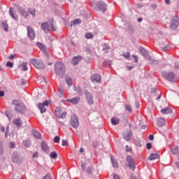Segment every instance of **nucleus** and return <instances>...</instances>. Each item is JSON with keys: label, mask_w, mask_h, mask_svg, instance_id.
<instances>
[{"label": "nucleus", "mask_w": 179, "mask_h": 179, "mask_svg": "<svg viewBox=\"0 0 179 179\" xmlns=\"http://www.w3.org/2000/svg\"><path fill=\"white\" fill-rule=\"evenodd\" d=\"M55 73L57 76L62 78L65 73V66L61 62H57L55 65Z\"/></svg>", "instance_id": "obj_1"}, {"label": "nucleus", "mask_w": 179, "mask_h": 179, "mask_svg": "<svg viewBox=\"0 0 179 179\" xmlns=\"http://www.w3.org/2000/svg\"><path fill=\"white\" fill-rule=\"evenodd\" d=\"M162 77L169 82H177V76L173 72H163Z\"/></svg>", "instance_id": "obj_2"}, {"label": "nucleus", "mask_w": 179, "mask_h": 179, "mask_svg": "<svg viewBox=\"0 0 179 179\" xmlns=\"http://www.w3.org/2000/svg\"><path fill=\"white\" fill-rule=\"evenodd\" d=\"M30 62L36 69H44V64H43L41 60L37 59H31Z\"/></svg>", "instance_id": "obj_3"}, {"label": "nucleus", "mask_w": 179, "mask_h": 179, "mask_svg": "<svg viewBox=\"0 0 179 179\" xmlns=\"http://www.w3.org/2000/svg\"><path fill=\"white\" fill-rule=\"evenodd\" d=\"M139 51L143 54V57L148 59V61H150V64H157V61L153 60L150 58V55H149V52L146 49L140 48Z\"/></svg>", "instance_id": "obj_4"}, {"label": "nucleus", "mask_w": 179, "mask_h": 179, "mask_svg": "<svg viewBox=\"0 0 179 179\" xmlns=\"http://www.w3.org/2000/svg\"><path fill=\"white\" fill-rule=\"evenodd\" d=\"M50 104V102L48 101H45V102L42 103H38L37 104V107L38 108H39L41 114H43V113H45V111H47V107H48Z\"/></svg>", "instance_id": "obj_5"}, {"label": "nucleus", "mask_w": 179, "mask_h": 179, "mask_svg": "<svg viewBox=\"0 0 179 179\" xmlns=\"http://www.w3.org/2000/svg\"><path fill=\"white\" fill-rule=\"evenodd\" d=\"M70 124L73 128H78L79 127V119L76 117V115H73L70 120Z\"/></svg>", "instance_id": "obj_6"}, {"label": "nucleus", "mask_w": 179, "mask_h": 179, "mask_svg": "<svg viewBox=\"0 0 179 179\" xmlns=\"http://www.w3.org/2000/svg\"><path fill=\"white\" fill-rule=\"evenodd\" d=\"M179 25V18L177 16H174L172 18L171 23V29H177Z\"/></svg>", "instance_id": "obj_7"}, {"label": "nucleus", "mask_w": 179, "mask_h": 179, "mask_svg": "<svg viewBox=\"0 0 179 179\" xmlns=\"http://www.w3.org/2000/svg\"><path fill=\"white\" fill-rule=\"evenodd\" d=\"M123 138L125 139V141H131L132 139V131L131 129L126 130L123 133Z\"/></svg>", "instance_id": "obj_8"}, {"label": "nucleus", "mask_w": 179, "mask_h": 179, "mask_svg": "<svg viewBox=\"0 0 179 179\" xmlns=\"http://www.w3.org/2000/svg\"><path fill=\"white\" fill-rule=\"evenodd\" d=\"M84 94L86 96L88 104H94V101H93V95L91 93H89L87 90H85Z\"/></svg>", "instance_id": "obj_9"}, {"label": "nucleus", "mask_w": 179, "mask_h": 179, "mask_svg": "<svg viewBox=\"0 0 179 179\" xmlns=\"http://www.w3.org/2000/svg\"><path fill=\"white\" fill-rule=\"evenodd\" d=\"M27 33L31 40H34V38H36V33L34 32V29H33L31 27H27Z\"/></svg>", "instance_id": "obj_10"}, {"label": "nucleus", "mask_w": 179, "mask_h": 179, "mask_svg": "<svg viewBox=\"0 0 179 179\" xmlns=\"http://www.w3.org/2000/svg\"><path fill=\"white\" fill-rule=\"evenodd\" d=\"M127 162L129 164V167L133 171L135 170V163L134 162V159H132V157L127 156Z\"/></svg>", "instance_id": "obj_11"}, {"label": "nucleus", "mask_w": 179, "mask_h": 179, "mask_svg": "<svg viewBox=\"0 0 179 179\" xmlns=\"http://www.w3.org/2000/svg\"><path fill=\"white\" fill-rule=\"evenodd\" d=\"M91 80L94 83H100V82L101 81V76L99 74L92 75L91 77Z\"/></svg>", "instance_id": "obj_12"}, {"label": "nucleus", "mask_w": 179, "mask_h": 179, "mask_svg": "<svg viewBox=\"0 0 179 179\" xmlns=\"http://www.w3.org/2000/svg\"><path fill=\"white\" fill-rule=\"evenodd\" d=\"M97 8H99V10H101L104 13L107 8H106V3H103V1H99L96 3Z\"/></svg>", "instance_id": "obj_13"}, {"label": "nucleus", "mask_w": 179, "mask_h": 179, "mask_svg": "<svg viewBox=\"0 0 179 179\" xmlns=\"http://www.w3.org/2000/svg\"><path fill=\"white\" fill-rule=\"evenodd\" d=\"M15 110L17 113H20V114H23L24 111L26 110V107L23 106V104H20L18 106L15 107Z\"/></svg>", "instance_id": "obj_14"}, {"label": "nucleus", "mask_w": 179, "mask_h": 179, "mask_svg": "<svg viewBox=\"0 0 179 179\" xmlns=\"http://www.w3.org/2000/svg\"><path fill=\"white\" fill-rule=\"evenodd\" d=\"M41 148L43 152H45V153H48L50 152V148H48V145L45 141L41 142Z\"/></svg>", "instance_id": "obj_15"}, {"label": "nucleus", "mask_w": 179, "mask_h": 179, "mask_svg": "<svg viewBox=\"0 0 179 179\" xmlns=\"http://www.w3.org/2000/svg\"><path fill=\"white\" fill-rule=\"evenodd\" d=\"M66 101L71 103V104H78L80 101V98L79 96L74 97L71 99H67Z\"/></svg>", "instance_id": "obj_16"}, {"label": "nucleus", "mask_w": 179, "mask_h": 179, "mask_svg": "<svg viewBox=\"0 0 179 179\" xmlns=\"http://www.w3.org/2000/svg\"><path fill=\"white\" fill-rule=\"evenodd\" d=\"M41 27L45 33H48V31H50V24L48 22L43 23Z\"/></svg>", "instance_id": "obj_17"}, {"label": "nucleus", "mask_w": 179, "mask_h": 179, "mask_svg": "<svg viewBox=\"0 0 179 179\" xmlns=\"http://www.w3.org/2000/svg\"><path fill=\"white\" fill-rule=\"evenodd\" d=\"M79 61H82V57L81 56H77L73 57L71 63L73 65H78L79 64Z\"/></svg>", "instance_id": "obj_18"}, {"label": "nucleus", "mask_w": 179, "mask_h": 179, "mask_svg": "<svg viewBox=\"0 0 179 179\" xmlns=\"http://www.w3.org/2000/svg\"><path fill=\"white\" fill-rule=\"evenodd\" d=\"M10 15L15 20H17V14H16V11L12 8H10Z\"/></svg>", "instance_id": "obj_19"}, {"label": "nucleus", "mask_w": 179, "mask_h": 179, "mask_svg": "<svg viewBox=\"0 0 179 179\" xmlns=\"http://www.w3.org/2000/svg\"><path fill=\"white\" fill-rule=\"evenodd\" d=\"M162 114H172L173 110L169 107L161 110Z\"/></svg>", "instance_id": "obj_20"}, {"label": "nucleus", "mask_w": 179, "mask_h": 179, "mask_svg": "<svg viewBox=\"0 0 179 179\" xmlns=\"http://www.w3.org/2000/svg\"><path fill=\"white\" fill-rule=\"evenodd\" d=\"M19 68L21 71H29V67L27 66V62H22Z\"/></svg>", "instance_id": "obj_21"}, {"label": "nucleus", "mask_w": 179, "mask_h": 179, "mask_svg": "<svg viewBox=\"0 0 179 179\" xmlns=\"http://www.w3.org/2000/svg\"><path fill=\"white\" fill-rule=\"evenodd\" d=\"M12 161L13 163H19V155L16 152H13L12 155Z\"/></svg>", "instance_id": "obj_22"}, {"label": "nucleus", "mask_w": 179, "mask_h": 179, "mask_svg": "<svg viewBox=\"0 0 179 179\" xmlns=\"http://www.w3.org/2000/svg\"><path fill=\"white\" fill-rule=\"evenodd\" d=\"M157 125L158 127H163V125L166 124V120L163 119L162 117H159L157 119Z\"/></svg>", "instance_id": "obj_23"}, {"label": "nucleus", "mask_w": 179, "mask_h": 179, "mask_svg": "<svg viewBox=\"0 0 179 179\" xmlns=\"http://www.w3.org/2000/svg\"><path fill=\"white\" fill-rule=\"evenodd\" d=\"M32 135L34 138H36V139H40V138H41V134L36 130L32 131Z\"/></svg>", "instance_id": "obj_24"}, {"label": "nucleus", "mask_w": 179, "mask_h": 179, "mask_svg": "<svg viewBox=\"0 0 179 179\" xmlns=\"http://www.w3.org/2000/svg\"><path fill=\"white\" fill-rule=\"evenodd\" d=\"M22 144L25 148H29L31 145V142L30 141V139L27 138L23 141Z\"/></svg>", "instance_id": "obj_25"}, {"label": "nucleus", "mask_w": 179, "mask_h": 179, "mask_svg": "<svg viewBox=\"0 0 179 179\" xmlns=\"http://www.w3.org/2000/svg\"><path fill=\"white\" fill-rule=\"evenodd\" d=\"M81 23L82 21L80 20V19H76L71 22V27H72V26H76V24H80Z\"/></svg>", "instance_id": "obj_26"}, {"label": "nucleus", "mask_w": 179, "mask_h": 179, "mask_svg": "<svg viewBox=\"0 0 179 179\" xmlns=\"http://www.w3.org/2000/svg\"><path fill=\"white\" fill-rule=\"evenodd\" d=\"M111 123L113 125H118L120 124V119L113 117L111 119Z\"/></svg>", "instance_id": "obj_27"}, {"label": "nucleus", "mask_w": 179, "mask_h": 179, "mask_svg": "<svg viewBox=\"0 0 179 179\" xmlns=\"http://www.w3.org/2000/svg\"><path fill=\"white\" fill-rule=\"evenodd\" d=\"M13 124H15V125H17V127H20V126H22V120H20V119H15V120H13Z\"/></svg>", "instance_id": "obj_28"}, {"label": "nucleus", "mask_w": 179, "mask_h": 179, "mask_svg": "<svg viewBox=\"0 0 179 179\" xmlns=\"http://www.w3.org/2000/svg\"><path fill=\"white\" fill-rule=\"evenodd\" d=\"M36 45L38 47V48H40L41 51H45V45H43V43L38 42Z\"/></svg>", "instance_id": "obj_29"}, {"label": "nucleus", "mask_w": 179, "mask_h": 179, "mask_svg": "<svg viewBox=\"0 0 179 179\" xmlns=\"http://www.w3.org/2000/svg\"><path fill=\"white\" fill-rule=\"evenodd\" d=\"M171 150L173 155H177L178 153V146L177 145L173 146V148H172Z\"/></svg>", "instance_id": "obj_30"}, {"label": "nucleus", "mask_w": 179, "mask_h": 179, "mask_svg": "<svg viewBox=\"0 0 179 179\" xmlns=\"http://www.w3.org/2000/svg\"><path fill=\"white\" fill-rule=\"evenodd\" d=\"M20 13L22 15V16H24V17H27V13L24 10L23 8H19Z\"/></svg>", "instance_id": "obj_31"}, {"label": "nucleus", "mask_w": 179, "mask_h": 179, "mask_svg": "<svg viewBox=\"0 0 179 179\" xmlns=\"http://www.w3.org/2000/svg\"><path fill=\"white\" fill-rule=\"evenodd\" d=\"M57 95L59 97H62L64 96V89H62V87L58 90Z\"/></svg>", "instance_id": "obj_32"}, {"label": "nucleus", "mask_w": 179, "mask_h": 179, "mask_svg": "<svg viewBox=\"0 0 179 179\" xmlns=\"http://www.w3.org/2000/svg\"><path fill=\"white\" fill-rule=\"evenodd\" d=\"M159 157L157 154H151L150 155V160H156Z\"/></svg>", "instance_id": "obj_33"}, {"label": "nucleus", "mask_w": 179, "mask_h": 179, "mask_svg": "<svg viewBox=\"0 0 179 179\" xmlns=\"http://www.w3.org/2000/svg\"><path fill=\"white\" fill-rule=\"evenodd\" d=\"M50 157L51 159H57V157H58V154H57V152L52 151L50 152Z\"/></svg>", "instance_id": "obj_34"}, {"label": "nucleus", "mask_w": 179, "mask_h": 179, "mask_svg": "<svg viewBox=\"0 0 179 179\" xmlns=\"http://www.w3.org/2000/svg\"><path fill=\"white\" fill-rule=\"evenodd\" d=\"M111 162L113 167H115L117 169L118 167V162H117V160L114 159L113 157H111Z\"/></svg>", "instance_id": "obj_35"}, {"label": "nucleus", "mask_w": 179, "mask_h": 179, "mask_svg": "<svg viewBox=\"0 0 179 179\" xmlns=\"http://www.w3.org/2000/svg\"><path fill=\"white\" fill-rule=\"evenodd\" d=\"M94 37V35H93L92 33L88 32L85 34V38L87 39L93 38Z\"/></svg>", "instance_id": "obj_36"}, {"label": "nucleus", "mask_w": 179, "mask_h": 179, "mask_svg": "<svg viewBox=\"0 0 179 179\" xmlns=\"http://www.w3.org/2000/svg\"><path fill=\"white\" fill-rule=\"evenodd\" d=\"M12 104L16 106V107H18V106H20L22 104V103H20V101L19 100H14L13 101Z\"/></svg>", "instance_id": "obj_37"}, {"label": "nucleus", "mask_w": 179, "mask_h": 179, "mask_svg": "<svg viewBox=\"0 0 179 179\" xmlns=\"http://www.w3.org/2000/svg\"><path fill=\"white\" fill-rule=\"evenodd\" d=\"M52 22H54V20H52V22H51V27L53 30V31H57V25H55V24L52 23Z\"/></svg>", "instance_id": "obj_38"}, {"label": "nucleus", "mask_w": 179, "mask_h": 179, "mask_svg": "<svg viewBox=\"0 0 179 179\" xmlns=\"http://www.w3.org/2000/svg\"><path fill=\"white\" fill-rule=\"evenodd\" d=\"M66 82L69 86H72V83H73L72 78H66Z\"/></svg>", "instance_id": "obj_39"}, {"label": "nucleus", "mask_w": 179, "mask_h": 179, "mask_svg": "<svg viewBox=\"0 0 179 179\" xmlns=\"http://www.w3.org/2000/svg\"><path fill=\"white\" fill-rule=\"evenodd\" d=\"M122 57L126 58V59H129V57H131V55H130L129 52H127L123 54Z\"/></svg>", "instance_id": "obj_40"}, {"label": "nucleus", "mask_w": 179, "mask_h": 179, "mask_svg": "<svg viewBox=\"0 0 179 179\" xmlns=\"http://www.w3.org/2000/svg\"><path fill=\"white\" fill-rule=\"evenodd\" d=\"M28 12H29V13L32 15V16H34L36 15V10H33L31 8H29L28 9Z\"/></svg>", "instance_id": "obj_41"}, {"label": "nucleus", "mask_w": 179, "mask_h": 179, "mask_svg": "<svg viewBox=\"0 0 179 179\" xmlns=\"http://www.w3.org/2000/svg\"><path fill=\"white\" fill-rule=\"evenodd\" d=\"M67 145H68V140H62V146H67Z\"/></svg>", "instance_id": "obj_42"}, {"label": "nucleus", "mask_w": 179, "mask_h": 179, "mask_svg": "<svg viewBox=\"0 0 179 179\" xmlns=\"http://www.w3.org/2000/svg\"><path fill=\"white\" fill-rule=\"evenodd\" d=\"M6 66H8V68H13V63L10 62H8L6 63Z\"/></svg>", "instance_id": "obj_43"}, {"label": "nucleus", "mask_w": 179, "mask_h": 179, "mask_svg": "<svg viewBox=\"0 0 179 179\" xmlns=\"http://www.w3.org/2000/svg\"><path fill=\"white\" fill-rule=\"evenodd\" d=\"M55 113L57 115H59V113H61V108L59 107L56 108Z\"/></svg>", "instance_id": "obj_44"}, {"label": "nucleus", "mask_w": 179, "mask_h": 179, "mask_svg": "<svg viewBox=\"0 0 179 179\" xmlns=\"http://www.w3.org/2000/svg\"><path fill=\"white\" fill-rule=\"evenodd\" d=\"M15 146V143L13 142H10L9 144H8V148H10L11 149H13Z\"/></svg>", "instance_id": "obj_45"}, {"label": "nucleus", "mask_w": 179, "mask_h": 179, "mask_svg": "<svg viewBox=\"0 0 179 179\" xmlns=\"http://www.w3.org/2000/svg\"><path fill=\"white\" fill-rule=\"evenodd\" d=\"M66 117V112L62 113L59 116V118H65Z\"/></svg>", "instance_id": "obj_46"}, {"label": "nucleus", "mask_w": 179, "mask_h": 179, "mask_svg": "<svg viewBox=\"0 0 179 179\" xmlns=\"http://www.w3.org/2000/svg\"><path fill=\"white\" fill-rule=\"evenodd\" d=\"M43 179H52V178L51 177V175L50 173H48L43 177Z\"/></svg>", "instance_id": "obj_47"}, {"label": "nucleus", "mask_w": 179, "mask_h": 179, "mask_svg": "<svg viewBox=\"0 0 179 179\" xmlns=\"http://www.w3.org/2000/svg\"><path fill=\"white\" fill-rule=\"evenodd\" d=\"M59 136H57L55 137V139H54V142L55 143H58V142H59Z\"/></svg>", "instance_id": "obj_48"}, {"label": "nucleus", "mask_w": 179, "mask_h": 179, "mask_svg": "<svg viewBox=\"0 0 179 179\" xmlns=\"http://www.w3.org/2000/svg\"><path fill=\"white\" fill-rule=\"evenodd\" d=\"M125 107L127 111H129L130 113L131 111H132V108H131V106H129V105H126Z\"/></svg>", "instance_id": "obj_49"}, {"label": "nucleus", "mask_w": 179, "mask_h": 179, "mask_svg": "<svg viewBox=\"0 0 179 179\" xmlns=\"http://www.w3.org/2000/svg\"><path fill=\"white\" fill-rule=\"evenodd\" d=\"M3 26L5 31H8V24H6L5 23L3 22Z\"/></svg>", "instance_id": "obj_50"}, {"label": "nucleus", "mask_w": 179, "mask_h": 179, "mask_svg": "<svg viewBox=\"0 0 179 179\" xmlns=\"http://www.w3.org/2000/svg\"><path fill=\"white\" fill-rule=\"evenodd\" d=\"M157 96V97L156 98V100H160V99L162 98V93H158Z\"/></svg>", "instance_id": "obj_51"}, {"label": "nucleus", "mask_w": 179, "mask_h": 179, "mask_svg": "<svg viewBox=\"0 0 179 179\" xmlns=\"http://www.w3.org/2000/svg\"><path fill=\"white\" fill-rule=\"evenodd\" d=\"M146 148L147 149L150 150V148H152V143H147Z\"/></svg>", "instance_id": "obj_52"}, {"label": "nucleus", "mask_w": 179, "mask_h": 179, "mask_svg": "<svg viewBox=\"0 0 179 179\" xmlns=\"http://www.w3.org/2000/svg\"><path fill=\"white\" fill-rule=\"evenodd\" d=\"M133 59H134V62H138V57L136 55H132Z\"/></svg>", "instance_id": "obj_53"}, {"label": "nucleus", "mask_w": 179, "mask_h": 179, "mask_svg": "<svg viewBox=\"0 0 179 179\" xmlns=\"http://www.w3.org/2000/svg\"><path fill=\"white\" fill-rule=\"evenodd\" d=\"M126 150H127V152H131V150H132V148H131L128 145H126Z\"/></svg>", "instance_id": "obj_54"}, {"label": "nucleus", "mask_w": 179, "mask_h": 179, "mask_svg": "<svg viewBox=\"0 0 179 179\" xmlns=\"http://www.w3.org/2000/svg\"><path fill=\"white\" fill-rule=\"evenodd\" d=\"M93 146L94 148H97V146H99V142L97 141L94 142Z\"/></svg>", "instance_id": "obj_55"}, {"label": "nucleus", "mask_w": 179, "mask_h": 179, "mask_svg": "<svg viewBox=\"0 0 179 179\" xmlns=\"http://www.w3.org/2000/svg\"><path fill=\"white\" fill-rule=\"evenodd\" d=\"M87 173H88V174H90L92 173V168L88 167L87 169Z\"/></svg>", "instance_id": "obj_56"}, {"label": "nucleus", "mask_w": 179, "mask_h": 179, "mask_svg": "<svg viewBox=\"0 0 179 179\" xmlns=\"http://www.w3.org/2000/svg\"><path fill=\"white\" fill-rule=\"evenodd\" d=\"M153 139H155V136L153 135L150 134L149 136V140L150 141H153Z\"/></svg>", "instance_id": "obj_57"}, {"label": "nucleus", "mask_w": 179, "mask_h": 179, "mask_svg": "<svg viewBox=\"0 0 179 179\" xmlns=\"http://www.w3.org/2000/svg\"><path fill=\"white\" fill-rule=\"evenodd\" d=\"M113 179H120V176H118V175L113 174Z\"/></svg>", "instance_id": "obj_58"}, {"label": "nucleus", "mask_w": 179, "mask_h": 179, "mask_svg": "<svg viewBox=\"0 0 179 179\" xmlns=\"http://www.w3.org/2000/svg\"><path fill=\"white\" fill-rule=\"evenodd\" d=\"M5 96V92L3 91H0V97H3Z\"/></svg>", "instance_id": "obj_59"}, {"label": "nucleus", "mask_w": 179, "mask_h": 179, "mask_svg": "<svg viewBox=\"0 0 179 179\" xmlns=\"http://www.w3.org/2000/svg\"><path fill=\"white\" fill-rule=\"evenodd\" d=\"M38 152H35L34 155H33V157H38Z\"/></svg>", "instance_id": "obj_60"}, {"label": "nucleus", "mask_w": 179, "mask_h": 179, "mask_svg": "<svg viewBox=\"0 0 179 179\" xmlns=\"http://www.w3.org/2000/svg\"><path fill=\"white\" fill-rule=\"evenodd\" d=\"M15 58V55H11L9 57L8 59H13Z\"/></svg>", "instance_id": "obj_61"}, {"label": "nucleus", "mask_w": 179, "mask_h": 179, "mask_svg": "<svg viewBox=\"0 0 179 179\" xmlns=\"http://www.w3.org/2000/svg\"><path fill=\"white\" fill-rule=\"evenodd\" d=\"M0 130L2 131V132H5V127H2L0 128Z\"/></svg>", "instance_id": "obj_62"}, {"label": "nucleus", "mask_w": 179, "mask_h": 179, "mask_svg": "<svg viewBox=\"0 0 179 179\" xmlns=\"http://www.w3.org/2000/svg\"><path fill=\"white\" fill-rule=\"evenodd\" d=\"M165 3H166L167 5H170V0H165Z\"/></svg>", "instance_id": "obj_63"}, {"label": "nucleus", "mask_w": 179, "mask_h": 179, "mask_svg": "<svg viewBox=\"0 0 179 179\" xmlns=\"http://www.w3.org/2000/svg\"><path fill=\"white\" fill-rule=\"evenodd\" d=\"M21 85H26V80H22Z\"/></svg>", "instance_id": "obj_64"}]
</instances>
